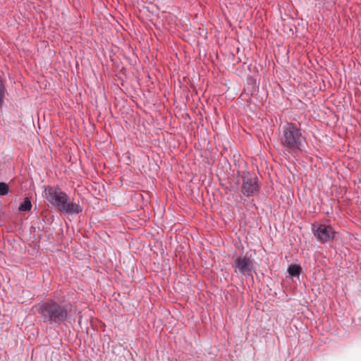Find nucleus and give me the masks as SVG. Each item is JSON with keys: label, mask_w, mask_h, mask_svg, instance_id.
Returning a JSON list of instances; mask_svg holds the SVG:
<instances>
[{"label": "nucleus", "mask_w": 361, "mask_h": 361, "mask_svg": "<svg viewBox=\"0 0 361 361\" xmlns=\"http://www.w3.org/2000/svg\"><path fill=\"white\" fill-rule=\"evenodd\" d=\"M73 307L71 302H59L54 300L42 301L33 307L42 322L47 325H60L71 316Z\"/></svg>", "instance_id": "obj_1"}, {"label": "nucleus", "mask_w": 361, "mask_h": 361, "mask_svg": "<svg viewBox=\"0 0 361 361\" xmlns=\"http://www.w3.org/2000/svg\"><path fill=\"white\" fill-rule=\"evenodd\" d=\"M44 195L47 200L61 212L79 214L82 211V208L79 204L68 202V195L59 186L48 185L45 187Z\"/></svg>", "instance_id": "obj_2"}, {"label": "nucleus", "mask_w": 361, "mask_h": 361, "mask_svg": "<svg viewBox=\"0 0 361 361\" xmlns=\"http://www.w3.org/2000/svg\"><path fill=\"white\" fill-rule=\"evenodd\" d=\"M280 142L291 152L302 151L305 137L302 130L293 123H286L281 128Z\"/></svg>", "instance_id": "obj_3"}, {"label": "nucleus", "mask_w": 361, "mask_h": 361, "mask_svg": "<svg viewBox=\"0 0 361 361\" xmlns=\"http://www.w3.org/2000/svg\"><path fill=\"white\" fill-rule=\"evenodd\" d=\"M232 267L235 274L244 276H252L255 271L253 260L247 255L236 257L232 264Z\"/></svg>", "instance_id": "obj_4"}, {"label": "nucleus", "mask_w": 361, "mask_h": 361, "mask_svg": "<svg viewBox=\"0 0 361 361\" xmlns=\"http://www.w3.org/2000/svg\"><path fill=\"white\" fill-rule=\"evenodd\" d=\"M312 231L322 243H325L334 238L335 232L331 226L319 224L317 226H314Z\"/></svg>", "instance_id": "obj_5"}, {"label": "nucleus", "mask_w": 361, "mask_h": 361, "mask_svg": "<svg viewBox=\"0 0 361 361\" xmlns=\"http://www.w3.org/2000/svg\"><path fill=\"white\" fill-rule=\"evenodd\" d=\"M259 189L257 179L250 176H245L243 178V184L241 191L247 197L253 195Z\"/></svg>", "instance_id": "obj_6"}, {"label": "nucleus", "mask_w": 361, "mask_h": 361, "mask_svg": "<svg viewBox=\"0 0 361 361\" xmlns=\"http://www.w3.org/2000/svg\"><path fill=\"white\" fill-rule=\"evenodd\" d=\"M32 208V204L29 197H25L22 203H20L18 209L20 212H28Z\"/></svg>", "instance_id": "obj_7"}, {"label": "nucleus", "mask_w": 361, "mask_h": 361, "mask_svg": "<svg viewBox=\"0 0 361 361\" xmlns=\"http://www.w3.org/2000/svg\"><path fill=\"white\" fill-rule=\"evenodd\" d=\"M288 274L292 276H299L301 272V267L296 264H291L288 268Z\"/></svg>", "instance_id": "obj_8"}, {"label": "nucleus", "mask_w": 361, "mask_h": 361, "mask_svg": "<svg viewBox=\"0 0 361 361\" xmlns=\"http://www.w3.org/2000/svg\"><path fill=\"white\" fill-rule=\"evenodd\" d=\"M8 185L6 183L0 182V195H6L8 193Z\"/></svg>", "instance_id": "obj_9"}, {"label": "nucleus", "mask_w": 361, "mask_h": 361, "mask_svg": "<svg viewBox=\"0 0 361 361\" xmlns=\"http://www.w3.org/2000/svg\"><path fill=\"white\" fill-rule=\"evenodd\" d=\"M5 93H6V88L2 83V82L0 80V106L2 105L4 102V99L5 97Z\"/></svg>", "instance_id": "obj_10"}]
</instances>
